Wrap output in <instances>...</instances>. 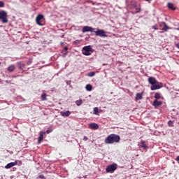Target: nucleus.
<instances>
[{
	"label": "nucleus",
	"instance_id": "1",
	"mask_svg": "<svg viewBox=\"0 0 179 179\" xmlns=\"http://www.w3.org/2000/svg\"><path fill=\"white\" fill-rule=\"evenodd\" d=\"M148 83L151 85L150 89L151 90H159V89H162L163 87V83H159L155 77L148 78Z\"/></svg>",
	"mask_w": 179,
	"mask_h": 179
},
{
	"label": "nucleus",
	"instance_id": "2",
	"mask_svg": "<svg viewBox=\"0 0 179 179\" xmlns=\"http://www.w3.org/2000/svg\"><path fill=\"white\" fill-rule=\"evenodd\" d=\"M121 141V137L117 134H110L105 139L104 142L106 145H113V143H118Z\"/></svg>",
	"mask_w": 179,
	"mask_h": 179
},
{
	"label": "nucleus",
	"instance_id": "3",
	"mask_svg": "<svg viewBox=\"0 0 179 179\" xmlns=\"http://www.w3.org/2000/svg\"><path fill=\"white\" fill-rule=\"evenodd\" d=\"M36 22L38 26H44L45 24V18L43 14H39L36 17Z\"/></svg>",
	"mask_w": 179,
	"mask_h": 179
},
{
	"label": "nucleus",
	"instance_id": "4",
	"mask_svg": "<svg viewBox=\"0 0 179 179\" xmlns=\"http://www.w3.org/2000/svg\"><path fill=\"white\" fill-rule=\"evenodd\" d=\"M92 52H93V49L92 48V46L87 45V46H84L83 48L82 54L83 55L89 57V55H92Z\"/></svg>",
	"mask_w": 179,
	"mask_h": 179
},
{
	"label": "nucleus",
	"instance_id": "5",
	"mask_svg": "<svg viewBox=\"0 0 179 179\" xmlns=\"http://www.w3.org/2000/svg\"><path fill=\"white\" fill-rule=\"evenodd\" d=\"M0 20L2 23H8V13L3 10H0Z\"/></svg>",
	"mask_w": 179,
	"mask_h": 179
},
{
	"label": "nucleus",
	"instance_id": "6",
	"mask_svg": "<svg viewBox=\"0 0 179 179\" xmlns=\"http://www.w3.org/2000/svg\"><path fill=\"white\" fill-rule=\"evenodd\" d=\"M117 164H110L106 167V173H114V171L117 170Z\"/></svg>",
	"mask_w": 179,
	"mask_h": 179
},
{
	"label": "nucleus",
	"instance_id": "7",
	"mask_svg": "<svg viewBox=\"0 0 179 179\" xmlns=\"http://www.w3.org/2000/svg\"><path fill=\"white\" fill-rule=\"evenodd\" d=\"M94 30H96V28H93L90 26H85L83 27L82 31L83 33H87L88 31H90L91 33H94Z\"/></svg>",
	"mask_w": 179,
	"mask_h": 179
},
{
	"label": "nucleus",
	"instance_id": "8",
	"mask_svg": "<svg viewBox=\"0 0 179 179\" xmlns=\"http://www.w3.org/2000/svg\"><path fill=\"white\" fill-rule=\"evenodd\" d=\"M94 33H95L96 36H99V37H107L106 32L102 29H97L96 31H94Z\"/></svg>",
	"mask_w": 179,
	"mask_h": 179
},
{
	"label": "nucleus",
	"instance_id": "9",
	"mask_svg": "<svg viewBox=\"0 0 179 179\" xmlns=\"http://www.w3.org/2000/svg\"><path fill=\"white\" fill-rule=\"evenodd\" d=\"M138 3L136 1H131L128 3L127 7L129 9H135Z\"/></svg>",
	"mask_w": 179,
	"mask_h": 179
},
{
	"label": "nucleus",
	"instance_id": "10",
	"mask_svg": "<svg viewBox=\"0 0 179 179\" xmlns=\"http://www.w3.org/2000/svg\"><path fill=\"white\" fill-rule=\"evenodd\" d=\"M44 135H45V132L44 131H41L39 133V137L38 138V143H41L43 141V139H44Z\"/></svg>",
	"mask_w": 179,
	"mask_h": 179
},
{
	"label": "nucleus",
	"instance_id": "11",
	"mask_svg": "<svg viewBox=\"0 0 179 179\" xmlns=\"http://www.w3.org/2000/svg\"><path fill=\"white\" fill-rule=\"evenodd\" d=\"M13 166H17V161L8 163L7 165H6L5 169H11V167H13Z\"/></svg>",
	"mask_w": 179,
	"mask_h": 179
},
{
	"label": "nucleus",
	"instance_id": "12",
	"mask_svg": "<svg viewBox=\"0 0 179 179\" xmlns=\"http://www.w3.org/2000/svg\"><path fill=\"white\" fill-rule=\"evenodd\" d=\"M90 129H97L99 128V124L97 123H91L89 124Z\"/></svg>",
	"mask_w": 179,
	"mask_h": 179
},
{
	"label": "nucleus",
	"instance_id": "13",
	"mask_svg": "<svg viewBox=\"0 0 179 179\" xmlns=\"http://www.w3.org/2000/svg\"><path fill=\"white\" fill-rule=\"evenodd\" d=\"M71 113L69 110L63 111L60 113V115L62 117H69L71 115Z\"/></svg>",
	"mask_w": 179,
	"mask_h": 179
},
{
	"label": "nucleus",
	"instance_id": "14",
	"mask_svg": "<svg viewBox=\"0 0 179 179\" xmlns=\"http://www.w3.org/2000/svg\"><path fill=\"white\" fill-rule=\"evenodd\" d=\"M162 101H159L157 99H155L153 103H152V106L154 107H159V106H162Z\"/></svg>",
	"mask_w": 179,
	"mask_h": 179
},
{
	"label": "nucleus",
	"instance_id": "15",
	"mask_svg": "<svg viewBox=\"0 0 179 179\" xmlns=\"http://www.w3.org/2000/svg\"><path fill=\"white\" fill-rule=\"evenodd\" d=\"M18 65V68L19 69H20L21 71H23V69H24V66H26V64H24V63L19 62L17 63Z\"/></svg>",
	"mask_w": 179,
	"mask_h": 179
},
{
	"label": "nucleus",
	"instance_id": "16",
	"mask_svg": "<svg viewBox=\"0 0 179 179\" xmlns=\"http://www.w3.org/2000/svg\"><path fill=\"white\" fill-rule=\"evenodd\" d=\"M143 97V93H137L136 94V99L137 100H142Z\"/></svg>",
	"mask_w": 179,
	"mask_h": 179
},
{
	"label": "nucleus",
	"instance_id": "17",
	"mask_svg": "<svg viewBox=\"0 0 179 179\" xmlns=\"http://www.w3.org/2000/svg\"><path fill=\"white\" fill-rule=\"evenodd\" d=\"M167 6L169 9H171V10H176V8L174 7V5L171 3H168Z\"/></svg>",
	"mask_w": 179,
	"mask_h": 179
},
{
	"label": "nucleus",
	"instance_id": "18",
	"mask_svg": "<svg viewBox=\"0 0 179 179\" xmlns=\"http://www.w3.org/2000/svg\"><path fill=\"white\" fill-rule=\"evenodd\" d=\"M15 65L11 64L10 66H9L8 67V72H13V71H15Z\"/></svg>",
	"mask_w": 179,
	"mask_h": 179
},
{
	"label": "nucleus",
	"instance_id": "19",
	"mask_svg": "<svg viewBox=\"0 0 179 179\" xmlns=\"http://www.w3.org/2000/svg\"><path fill=\"white\" fill-rule=\"evenodd\" d=\"M163 24H164V27L162 29V31H167V30H169L170 27H169V26L167 25V24H166V22H163Z\"/></svg>",
	"mask_w": 179,
	"mask_h": 179
},
{
	"label": "nucleus",
	"instance_id": "20",
	"mask_svg": "<svg viewBox=\"0 0 179 179\" xmlns=\"http://www.w3.org/2000/svg\"><path fill=\"white\" fill-rule=\"evenodd\" d=\"M85 89L86 90H87V92H92L93 87L92 86V85L88 84L86 85Z\"/></svg>",
	"mask_w": 179,
	"mask_h": 179
},
{
	"label": "nucleus",
	"instance_id": "21",
	"mask_svg": "<svg viewBox=\"0 0 179 179\" xmlns=\"http://www.w3.org/2000/svg\"><path fill=\"white\" fill-rule=\"evenodd\" d=\"M83 103V101H82V99H79V100L76 101V106H78V107H79L80 106H82Z\"/></svg>",
	"mask_w": 179,
	"mask_h": 179
},
{
	"label": "nucleus",
	"instance_id": "22",
	"mask_svg": "<svg viewBox=\"0 0 179 179\" xmlns=\"http://www.w3.org/2000/svg\"><path fill=\"white\" fill-rule=\"evenodd\" d=\"M93 114H94L95 115H99V108H94Z\"/></svg>",
	"mask_w": 179,
	"mask_h": 179
},
{
	"label": "nucleus",
	"instance_id": "23",
	"mask_svg": "<svg viewBox=\"0 0 179 179\" xmlns=\"http://www.w3.org/2000/svg\"><path fill=\"white\" fill-rule=\"evenodd\" d=\"M41 100L42 101L47 100V94L43 93L41 94Z\"/></svg>",
	"mask_w": 179,
	"mask_h": 179
},
{
	"label": "nucleus",
	"instance_id": "24",
	"mask_svg": "<svg viewBox=\"0 0 179 179\" xmlns=\"http://www.w3.org/2000/svg\"><path fill=\"white\" fill-rule=\"evenodd\" d=\"M141 148H143V149H148V145H146V144H145V141H141Z\"/></svg>",
	"mask_w": 179,
	"mask_h": 179
},
{
	"label": "nucleus",
	"instance_id": "25",
	"mask_svg": "<svg viewBox=\"0 0 179 179\" xmlns=\"http://www.w3.org/2000/svg\"><path fill=\"white\" fill-rule=\"evenodd\" d=\"M96 75V73L94 71H91L87 74V76H90V78Z\"/></svg>",
	"mask_w": 179,
	"mask_h": 179
},
{
	"label": "nucleus",
	"instance_id": "26",
	"mask_svg": "<svg viewBox=\"0 0 179 179\" xmlns=\"http://www.w3.org/2000/svg\"><path fill=\"white\" fill-rule=\"evenodd\" d=\"M155 100H159V99H160V94L159 93H155V96H154Z\"/></svg>",
	"mask_w": 179,
	"mask_h": 179
},
{
	"label": "nucleus",
	"instance_id": "27",
	"mask_svg": "<svg viewBox=\"0 0 179 179\" xmlns=\"http://www.w3.org/2000/svg\"><path fill=\"white\" fill-rule=\"evenodd\" d=\"M152 29H153L154 30H159V27L157 26V24H155L152 27Z\"/></svg>",
	"mask_w": 179,
	"mask_h": 179
},
{
	"label": "nucleus",
	"instance_id": "28",
	"mask_svg": "<svg viewBox=\"0 0 179 179\" xmlns=\"http://www.w3.org/2000/svg\"><path fill=\"white\" fill-rule=\"evenodd\" d=\"M5 7V3L3 1H0V8H4Z\"/></svg>",
	"mask_w": 179,
	"mask_h": 179
},
{
	"label": "nucleus",
	"instance_id": "29",
	"mask_svg": "<svg viewBox=\"0 0 179 179\" xmlns=\"http://www.w3.org/2000/svg\"><path fill=\"white\" fill-rule=\"evenodd\" d=\"M73 44L76 45V44H80V40H76L75 41Z\"/></svg>",
	"mask_w": 179,
	"mask_h": 179
},
{
	"label": "nucleus",
	"instance_id": "30",
	"mask_svg": "<svg viewBox=\"0 0 179 179\" xmlns=\"http://www.w3.org/2000/svg\"><path fill=\"white\" fill-rule=\"evenodd\" d=\"M141 12V8H136V13H139Z\"/></svg>",
	"mask_w": 179,
	"mask_h": 179
},
{
	"label": "nucleus",
	"instance_id": "31",
	"mask_svg": "<svg viewBox=\"0 0 179 179\" xmlns=\"http://www.w3.org/2000/svg\"><path fill=\"white\" fill-rule=\"evenodd\" d=\"M38 178L45 179V176H44V175H40V176H38Z\"/></svg>",
	"mask_w": 179,
	"mask_h": 179
},
{
	"label": "nucleus",
	"instance_id": "32",
	"mask_svg": "<svg viewBox=\"0 0 179 179\" xmlns=\"http://www.w3.org/2000/svg\"><path fill=\"white\" fill-rule=\"evenodd\" d=\"M89 139V138H87V136H84L83 138V141H87Z\"/></svg>",
	"mask_w": 179,
	"mask_h": 179
},
{
	"label": "nucleus",
	"instance_id": "33",
	"mask_svg": "<svg viewBox=\"0 0 179 179\" xmlns=\"http://www.w3.org/2000/svg\"><path fill=\"white\" fill-rule=\"evenodd\" d=\"M64 51H68V46H65V47L64 48Z\"/></svg>",
	"mask_w": 179,
	"mask_h": 179
},
{
	"label": "nucleus",
	"instance_id": "34",
	"mask_svg": "<svg viewBox=\"0 0 179 179\" xmlns=\"http://www.w3.org/2000/svg\"><path fill=\"white\" fill-rule=\"evenodd\" d=\"M50 134V133H51V130H47L45 132V134Z\"/></svg>",
	"mask_w": 179,
	"mask_h": 179
},
{
	"label": "nucleus",
	"instance_id": "35",
	"mask_svg": "<svg viewBox=\"0 0 179 179\" xmlns=\"http://www.w3.org/2000/svg\"><path fill=\"white\" fill-rule=\"evenodd\" d=\"M168 124H169V125H170V124H173V122H171V120H170Z\"/></svg>",
	"mask_w": 179,
	"mask_h": 179
},
{
	"label": "nucleus",
	"instance_id": "36",
	"mask_svg": "<svg viewBox=\"0 0 179 179\" xmlns=\"http://www.w3.org/2000/svg\"><path fill=\"white\" fill-rule=\"evenodd\" d=\"M176 48H179V43L176 44Z\"/></svg>",
	"mask_w": 179,
	"mask_h": 179
},
{
	"label": "nucleus",
	"instance_id": "37",
	"mask_svg": "<svg viewBox=\"0 0 179 179\" xmlns=\"http://www.w3.org/2000/svg\"><path fill=\"white\" fill-rule=\"evenodd\" d=\"M163 27V24H160L159 27Z\"/></svg>",
	"mask_w": 179,
	"mask_h": 179
},
{
	"label": "nucleus",
	"instance_id": "38",
	"mask_svg": "<svg viewBox=\"0 0 179 179\" xmlns=\"http://www.w3.org/2000/svg\"><path fill=\"white\" fill-rule=\"evenodd\" d=\"M145 1H146L147 2H150V1H152V0H145Z\"/></svg>",
	"mask_w": 179,
	"mask_h": 179
},
{
	"label": "nucleus",
	"instance_id": "39",
	"mask_svg": "<svg viewBox=\"0 0 179 179\" xmlns=\"http://www.w3.org/2000/svg\"><path fill=\"white\" fill-rule=\"evenodd\" d=\"M60 44L61 45H62L64 44V42H61Z\"/></svg>",
	"mask_w": 179,
	"mask_h": 179
},
{
	"label": "nucleus",
	"instance_id": "40",
	"mask_svg": "<svg viewBox=\"0 0 179 179\" xmlns=\"http://www.w3.org/2000/svg\"><path fill=\"white\" fill-rule=\"evenodd\" d=\"M0 65H1V62H0Z\"/></svg>",
	"mask_w": 179,
	"mask_h": 179
}]
</instances>
